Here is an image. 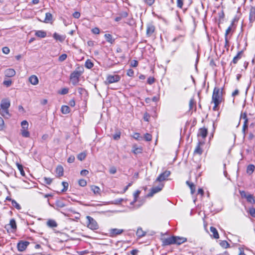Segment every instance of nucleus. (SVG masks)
<instances>
[{
	"mask_svg": "<svg viewBox=\"0 0 255 255\" xmlns=\"http://www.w3.org/2000/svg\"><path fill=\"white\" fill-rule=\"evenodd\" d=\"M63 168L61 165H58L56 169V173L58 176L60 177L63 175Z\"/></svg>",
	"mask_w": 255,
	"mask_h": 255,
	"instance_id": "obj_21",
	"label": "nucleus"
},
{
	"mask_svg": "<svg viewBox=\"0 0 255 255\" xmlns=\"http://www.w3.org/2000/svg\"><path fill=\"white\" fill-rule=\"evenodd\" d=\"M243 118L244 119H245V121H244L243 127V131L244 132H245V130L248 128V120L247 119V115L245 113L244 114V115L243 117Z\"/></svg>",
	"mask_w": 255,
	"mask_h": 255,
	"instance_id": "obj_28",
	"label": "nucleus"
},
{
	"mask_svg": "<svg viewBox=\"0 0 255 255\" xmlns=\"http://www.w3.org/2000/svg\"><path fill=\"white\" fill-rule=\"evenodd\" d=\"M140 193V192L139 190H137L134 193V194H133L134 200H133V202L131 203V204H133V203H134L136 201L137 198L138 197Z\"/></svg>",
	"mask_w": 255,
	"mask_h": 255,
	"instance_id": "obj_43",
	"label": "nucleus"
},
{
	"mask_svg": "<svg viewBox=\"0 0 255 255\" xmlns=\"http://www.w3.org/2000/svg\"><path fill=\"white\" fill-rule=\"evenodd\" d=\"M184 0H177V6L180 8H182L183 5Z\"/></svg>",
	"mask_w": 255,
	"mask_h": 255,
	"instance_id": "obj_50",
	"label": "nucleus"
},
{
	"mask_svg": "<svg viewBox=\"0 0 255 255\" xmlns=\"http://www.w3.org/2000/svg\"><path fill=\"white\" fill-rule=\"evenodd\" d=\"M35 35L40 38H44L46 36V32L43 30H37L35 32Z\"/></svg>",
	"mask_w": 255,
	"mask_h": 255,
	"instance_id": "obj_20",
	"label": "nucleus"
},
{
	"mask_svg": "<svg viewBox=\"0 0 255 255\" xmlns=\"http://www.w3.org/2000/svg\"><path fill=\"white\" fill-rule=\"evenodd\" d=\"M249 213L253 217L255 218V208H251L249 209Z\"/></svg>",
	"mask_w": 255,
	"mask_h": 255,
	"instance_id": "obj_53",
	"label": "nucleus"
},
{
	"mask_svg": "<svg viewBox=\"0 0 255 255\" xmlns=\"http://www.w3.org/2000/svg\"><path fill=\"white\" fill-rule=\"evenodd\" d=\"M150 115L148 113H146L144 114L143 116V119L146 122H148L150 118Z\"/></svg>",
	"mask_w": 255,
	"mask_h": 255,
	"instance_id": "obj_61",
	"label": "nucleus"
},
{
	"mask_svg": "<svg viewBox=\"0 0 255 255\" xmlns=\"http://www.w3.org/2000/svg\"><path fill=\"white\" fill-rule=\"evenodd\" d=\"M249 20L253 23L255 20V7L251 6L250 9Z\"/></svg>",
	"mask_w": 255,
	"mask_h": 255,
	"instance_id": "obj_11",
	"label": "nucleus"
},
{
	"mask_svg": "<svg viewBox=\"0 0 255 255\" xmlns=\"http://www.w3.org/2000/svg\"><path fill=\"white\" fill-rule=\"evenodd\" d=\"M53 37L55 39L60 42H63L65 39V36L60 35L56 32L53 34Z\"/></svg>",
	"mask_w": 255,
	"mask_h": 255,
	"instance_id": "obj_17",
	"label": "nucleus"
},
{
	"mask_svg": "<svg viewBox=\"0 0 255 255\" xmlns=\"http://www.w3.org/2000/svg\"><path fill=\"white\" fill-rule=\"evenodd\" d=\"M207 133H208V130L206 128H200V129L199 130V132L198 133V136H200L202 137H203V138H204L206 137Z\"/></svg>",
	"mask_w": 255,
	"mask_h": 255,
	"instance_id": "obj_15",
	"label": "nucleus"
},
{
	"mask_svg": "<svg viewBox=\"0 0 255 255\" xmlns=\"http://www.w3.org/2000/svg\"><path fill=\"white\" fill-rule=\"evenodd\" d=\"M21 128H26V129H28V122L24 120L22 122H21Z\"/></svg>",
	"mask_w": 255,
	"mask_h": 255,
	"instance_id": "obj_41",
	"label": "nucleus"
},
{
	"mask_svg": "<svg viewBox=\"0 0 255 255\" xmlns=\"http://www.w3.org/2000/svg\"><path fill=\"white\" fill-rule=\"evenodd\" d=\"M91 190L94 192V193L96 195H100L101 193L100 188L97 186L92 185L91 186Z\"/></svg>",
	"mask_w": 255,
	"mask_h": 255,
	"instance_id": "obj_19",
	"label": "nucleus"
},
{
	"mask_svg": "<svg viewBox=\"0 0 255 255\" xmlns=\"http://www.w3.org/2000/svg\"><path fill=\"white\" fill-rule=\"evenodd\" d=\"M138 65V61L133 60L130 63V66L133 67H136Z\"/></svg>",
	"mask_w": 255,
	"mask_h": 255,
	"instance_id": "obj_59",
	"label": "nucleus"
},
{
	"mask_svg": "<svg viewBox=\"0 0 255 255\" xmlns=\"http://www.w3.org/2000/svg\"><path fill=\"white\" fill-rule=\"evenodd\" d=\"M136 235L139 238H141L145 235L146 233L144 232L141 228H138L136 231Z\"/></svg>",
	"mask_w": 255,
	"mask_h": 255,
	"instance_id": "obj_27",
	"label": "nucleus"
},
{
	"mask_svg": "<svg viewBox=\"0 0 255 255\" xmlns=\"http://www.w3.org/2000/svg\"><path fill=\"white\" fill-rule=\"evenodd\" d=\"M78 183L79 185L82 187H85L87 185V181L85 179H80Z\"/></svg>",
	"mask_w": 255,
	"mask_h": 255,
	"instance_id": "obj_46",
	"label": "nucleus"
},
{
	"mask_svg": "<svg viewBox=\"0 0 255 255\" xmlns=\"http://www.w3.org/2000/svg\"><path fill=\"white\" fill-rule=\"evenodd\" d=\"M75 161V157L73 155H70L67 159L68 162L71 163Z\"/></svg>",
	"mask_w": 255,
	"mask_h": 255,
	"instance_id": "obj_54",
	"label": "nucleus"
},
{
	"mask_svg": "<svg viewBox=\"0 0 255 255\" xmlns=\"http://www.w3.org/2000/svg\"><path fill=\"white\" fill-rule=\"evenodd\" d=\"M124 232L123 229H111L109 231V233L112 237H115L118 235H120Z\"/></svg>",
	"mask_w": 255,
	"mask_h": 255,
	"instance_id": "obj_10",
	"label": "nucleus"
},
{
	"mask_svg": "<svg viewBox=\"0 0 255 255\" xmlns=\"http://www.w3.org/2000/svg\"><path fill=\"white\" fill-rule=\"evenodd\" d=\"M144 138L146 141H149L152 139V135L148 133H146L144 134Z\"/></svg>",
	"mask_w": 255,
	"mask_h": 255,
	"instance_id": "obj_44",
	"label": "nucleus"
},
{
	"mask_svg": "<svg viewBox=\"0 0 255 255\" xmlns=\"http://www.w3.org/2000/svg\"><path fill=\"white\" fill-rule=\"evenodd\" d=\"M142 151V147H133V152L134 153V154H138V153H141Z\"/></svg>",
	"mask_w": 255,
	"mask_h": 255,
	"instance_id": "obj_40",
	"label": "nucleus"
},
{
	"mask_svg": "<svg viewBox=\"0 0 255 255\" xmlns=\"http://www.w3.org/2000/svg\"><path fill=\"white\" fill-rule=\"evenodd\" d=\"M2 52L4 54H7L9 53V49L7 47H4L2 49Z\"/></svg>",
	"mask_w": 255,
	"mask_h": 255,
	"instance_id": "obj_58",
	"label": "nucleus"
},
{
	"mask_svg": "<svg viewBox=\"0 0 255 255\" xmlns=\"http://www.w3.org/2000/svg\"><path fill=\"white\" fill-rule=\"evenodd\" d=\"M220 245L224 249H227L230 247V244L226 241H221Z\"/></svg>",
	"mask_w": 255,
	"mask_h": 255,
	"instance_id": "obj_33",
	"label": "nucleus"
},
{
	"mask_svg": "<svg viewBox=\"0 0 255 255\" xmlns=\"http://www.w3.org/2000/svg\"><path fill=\"white\" fill-rule=\"evenodd\" d=\"M234 24V22L233 21L232 23L231 24L230 26L228 27V28L226 29L225 34V37H228V34L230 33V32L232 30V27Z\"/></svg>",
	"mask_w": 255,
	"mask_h": 255,
	"instance_id": "obj_39",
	"label": "nucleus"
},
{
	"mask_svg": "<svg viewBox=\"0 0 255 255\" xmlns=\"http://www.w3.org/2000/svg\"><path fill=\"white\" fill-rule=\"evenodd\" d=\"M247 200V201L251 204H254L255 202V200L254 199V198L253 196L250 194H249L247 196V198H246Z\"/></svg>",
	"mask_w": 255,
	"mask_h": 255,
	"instance_id": "obj_34",
	"label": "nucleus"
},
{
	"mask_svg": "<svg viewBox=\"0 0 255 255\" xmlns=\"http://www.w3.org/2000/svg\"><path fill=\"white\" fill-rule=\"evenodd\" d=\"M155 82V79L154 77H149L147 79V82L148 84L151 85Z\"/></svg>",
	"mask_w": 255,
	"mask_h": 255,
	"instance_id": "obj_52",
	"label": "nucleus"
},
{
	"mask_svg": "<svg viewBox=\"0 0 255 255\" xmlns=\"http://www.w3.org/2000/svg\"><path fill=\"white\" fill-rule=\"evenodd\" d=\"M10 106V101L5 99L1 100L0 103V114L5 118L10 117L8 108Z\"/></svg>",
	"mask_w": 255,
	"mask_h": 255,
	"instance_id": "obj_1",
	"label": "nucleus"
},
{
	"mask_svg": "<svg viewBox=\"0 0 255 255\" xmlns=\"http://www.w3.org/2000/svg\"><path fill=\"white\" fill-rule=\"evenodd\" d=\"M82 70H75L72 72L70 76V79L73 85H76L79 82V77L83 72V68H81Z\"/></svg>",
	"mask_w": 255,
	"mask_h": 255,
	"instance_id": "obj_3",
	"label": "nucleus"
},
{
	"mask_svg": "<svg viewBox=\"0 0 255 255\" xmlns=\"http://www.w3.org/2000/svg\"><path fill=\"white\" fill-rule=\"evenodd\" d=\"M240 194L242 198H246L247 196L249 195V193H247L245 191H240Z\"/></svg>",
	"mask_w": 255,
	"mask_h": 255,
	"instance_id": "obj_62",
	"label": "nucleus"
},
{
	"mask_svg": "<svg viewBox=\"0 0 255 255\" xmlns=\"http://www.w3.org/2000/svg\"><path fill=\"white\" fill-rule=\"evenodd\" d=\"M86 219L87 220V225L88 228L92 230H97L99 228L97 222L92 217L87 216Z\"/></svg>",
	"mask_w": 255,
	"mask_h": 255,
	"instance_id": "obj_4",
	"label": "nucleus"
},
{
	"mask_svg": "<svg viewBox=\"0 0 255 255\" xmlns=\"http://www.w3.org/2000/svg\"><path fill=\"white\" fill-rule=\"evenodd\" d=\"M16 165H17V168L18 169L19 171L20 172L21 175L22 176H24L25 175V172L23 169L22 165L18 163H16Z\"/></svg>",
	"mask_w": 255,
	"mask_h": 255,
	"instance_id": "obj_37",
	"label": "nucleus"
},
{
	"mask_svg": "<svg viewBox=\"0 0 255 255\" xmlns=\"http://www.w3.org/2000/svg\"><path fill=\"white\" fill-rule=\"evenodd\" d=\"M210 231L213 234V236L215 239H219V235L218 232L215 228H214L213 227H210Z\"/></svg>",
	"mask_w": 255,
	"mask_h": 255,
	"instance_id": "obj_22",
	"label": "nucleus"
},
{
	"mask_svg": "<svg viewBox=\"0 0 255 255\" xmlns=\"http://www.w3.org/2000/svg\"><path fill=\"white\" fill-rule=\"evenodd\" d=\"M52 19V15L49 13L47 12L45 14V17L44 20L43 21L45 23H48Z\"/></svg>",
	"mask_w": 255,
	"mask_h": 255,
	"instance_id": "obj_26",
	"label": "nucleus"
},
{
	"mask_svg": "<svg viewBox=\"0 0 255 255\" xmlns=\"http://www.w3.org/2000/svg\"><path fill=\"white\" fill-rule=\"evenodd\" d=\"M177 40L180 41L181 42H182L183 41V38L182 35H179L177 37L174 38L173 39L172 41L175 42Z\"/></svg>",
	"mask_w": 255,
	"mask_h": 255,
	"instance_id": "obj_51",
	"label": "nucleus"
},
{
	"mask_svg": "<svg viewBox=\"0 0 255 255\" xmlns=\"http://www.w3.org/2000/svg\"><path fill=\"white\" fill-rule=\"evenodd\" d=\"M104 37L106 38L107 42L110 43L111 44L114 43L115 41V39L113 38V36L111 34H105Z\"/></svg>",
	"mask_w": 255,
	"mask_h": 255,
	"instance_id": "obj_23",
	"label": "nucleus"
},
{
	"mask_svg": "<svg viewBox=\"0 0 255 255\" xmlns=\"http://www.w3.org/2000/svg\"><path fill=\"white\" fill-rule=\"evenodd\" d=\"M21 134L23 137H29L30 136V133L27 130L26 128H21Z\"/></svg>",
	"mask_w": 255,
	"mask_h": 255,
	"instance_id": "obj_31",
	"label": "nucleus"
},
{
	"mask_svg": "<svg viewBox=\"0 0 255 255\" xmlns=\"http://www.w3.org/2000/svg\"><path fill=\"white\" fill-rule=\"evenodd\" d=\"M189 187L190 188V190H191V194H193L195 191V185H194L193 183H191L190 185H189Z\"/></svg>",
	"mask_w": 255,
	"mask_h": 255,
	"instance_id": "obj_57",
	"label": "nucleus"
},
{
	"mask_svg": "<svg viewBox=\"0 0 255 255\" xmlns=\"http://www.w3.org/2000/svg\"><path fill=\"white\" fill-rule=\"evenodd\" d=\"M86 157V153L85 152H81L77 155V158L80 161L83 160Z\"/></svg>",
	"mask_w": 255,
	"mask_h": 255,
	"instance_id": "obj_35",
	"label": "nucleus"
},
{
	"mask_svg": "<svg viewBox=\"0 0 255 255\" xmlns=\"http://www.w3.org/2000/svg\"><path fill=\"white\" fill-rule=\"evenodd\" d=\"M62 184L63 186V188L62 189L61 191L62 192H65L68 189V183L67 182H66L63 181V182H62Z\"/></svg>",
	"mask_w": 255,
	"mask_h": 255,
	"instance_id": "obj_47",
	"label": "nucleus"
},
{
	"mask_svg": "<svg viewBox=\"0 0 255 255\" xmlns=\"http://www.w3.org/2000/svg\"><path fill=\"white\" fill-rule=\"evenodd\" d=\"M155 27L152 24H148L146 28V35L150 36L154 32Z\"/></svg>",
	"mask_w": 255,
	"mask_h": 255,
	"instance_id": "obj_14",
	"label": "nucleus"
},
{
	"mask_svg": "<svg viewBox=\"0 0 255 255\" xmlns=\"http://www.w3.org/2000/svg\"><path fill=\"white\" fill-rule=\"evenodd\" d=\"M68 93V89L64 88H63L61 91L59 92V93L61 95H65Z\"/></svg>",
	"mask_w": 255,
	"mask_h": 255,
	"instance_id": "obj_56",
	"label": "nucleus"
},
{
	"mask_svg": "<svg viewBox=\"0 0 255 255\" xmlns=\"http://www.w3.org/2000/svg\"><path fill=\"white\" fill-rule=\"evenodd\" d=\"M170 175V171L166 170L163 173H161L156 178L155 183L156 182H161L165 180Z\"/></svg>",
	"mask_w": 255,
	"mask_h": 255,
	"instance_id": "obj_5",
	"label": "nucleus"
},
{
	"mask_svg": "<svg viewBox=\"0 0 255 255\" xmlns=\"http://www.w3.org/2000/svg\"><path fill=\"white\" fill-rule=\"evenodd\" d=\"M92 32L94 34H98L100 33V29L98 27H95L92 29Z\"/></svg>",
	"mask_w": 255,
	"mask_h": 255,
	"instance_id": "obj_63",
	"label": "nucleus"
},
{
	"mask_svg": "<svg viewBox=\"0 0 255 255\" xmlns=\"http://www.w3.org/2000/svg\"><path fill=\"white\" fill-rule=\"evenodd\" d=\"M56 205L60 208H63L65 206V205L64 204V203L60 201H58L56 202Z\"/></svg>",
	"mask_w": 255,
	"mask_h": 255,
	"instance_id": "obj_64",
	"label": "nucleus"
},
{
	"mask_svg": "<svg viewBox=\"0 0 255 255\" xmlns=\"http://www.w3.org/2000/svg\"><path fill=\"white\" fill-rule=\"evenodd\" d=\"M255 169V166L253 164H250L248 166L247 168V173L249 175L252 174L254 171Z\"/></svg>",
	"mask_w": 255,
	"mask_h": 255,
	"instance_id": "obj_25",
	"label": "nucleus"
},
{
	"mask_svg": "<svg viewBox=\"0 0 255 255\" xmlns=\"http://www.w3.org/2000/svg\"><path fill=\"white\" fill-rule=\"evenodd\" d=\"M175 244L180 245L186 241V239L185 238H180L179 237H175Z\"/></svg>",
	"mask_w": 255,
	"mask_h": 255,
	"instance_id": "obj_18",
	"label": "nucleus"
},
{
	"mask_svg": "<svg viewBox=\"0 0 255 255\" xmlns=\"http://www.w3.org/2000/svg\"><path fill=\"white\" fill-rule=\"evenodd\" d=\"M175 239L174 236L164 239L162 241L163 246H168L172 244H175Z\"/></svg>",
	"mask_w": 255,
	"mask_h": 255,
	"instance_id": "obj_9",
	"label": "nucleus"
},
{
	"mask_svg": "<svg viewBox=\"0 0 255 255\" xmlns=\"http://www.w3.org/2000/svg\"><path fill=\"white\" fill-rule=\"evenodd\" d=\"M29 244V243L27 241H20L17 245V249L19 251L22 252L26 249Z\"/></svg>",
	"mask_w": 255,
	"mask_h": 255,
	"instance_id": "obj_8",
	"label": "nucleus"
},
{
	"mask_svg": "<svg viewBox=\"0 0 255 255\" xmlns=\"http://www.w3.org/2000/svg\"><path fill=\"white\" fill-rule=\"evenodd\" d=\"M93 66L94 64L91 60L88 59L86 61L85 63V66L86 68L90 69L93 67Z\"/></svg>",
	"mask_w": 255,
	"mask_h": 255,
	"instance_id": "obj_32",
	"label": "nucleus"
},
{
	"mask_svg": "<svg viewBox=\"0 0 255 255\" xmlns=\"http://www.w3.org/2000/svg\"><path fill=\"white\" fill-rule=\"evenodd\" d=\"M67 54H62V55H61L59 58H58V60L60 62H63L64 61V60H66V59L67 58Z\"/></svg>",
	"mask_w": 255,
	"mask_h": 255,
	"instance_id": "obj_45",
	"label": "nucleus"
},
{
	"mask_svg": "<svg viewBox=\"0 0 255 255\" xmlns=\"http://www.w3.org/2000/svg\"><path fill=\"white\" fill-rule=\"evenodd\" d=\"M9 227H10V228L12 230H16V222H15V221L14 220V219H11L10 220L9 224L8 225H6L5 226V228L6 229V230H7L8 232V230H9V228H8Z\"/></svg>",
	"mask_w": 255,
	"mask_h": 255,
	"instance_id": "obj_13",
	"label": "nucleus"
},
{
	"mask_svg": "<svg viewBox=\"0 0 255 255\" xmlns=\"http://www.w3.org/2000/svg\"><path fill=\"white\" fill-rule=\"evenodd\" d=\"M223 100V89L215 87L213 92L212 103H216V104H221Z\"/></svg>",
	"mask_w": 255,
	"mask_h": 255,
	"instance_id": "obj_2",
	"label": "nucleus"
},
{
	"mask_svg": "<svg viewBox=\"0 0 255 255\" xmlns=\"http://www.w3.org/2000/svg\"><path fill=\"white\" fill-rule=\"evenodd\" d=\"M29 81L31 84L33 85H37L39 82L37 77L34 75L30 76L29 78Z\"/></svg>",
	"mask_w": 255,
	"mask_h": 255,
	"instance_id": "obj_16",
	"label": "nucleus"
},
{
	"mask_svg": "<svg viewBox=\"0 0 255 255\" xmlns=\"http://www.w3.org/2000/svg\"><path fill=\"white\" fill-rule=\"evenodd\" d=\"M127 74L128 76L132 77L134 75V71L132 69H129L127 71Z\"/></svg>",
	"mask_w": 255,
	"mask_h": 255,
	"instance_id": "obj_55",
	"label": "nucleus"
},
{
	"mask_svg": "<svg viewBox=\"0 0 255 255\" xmlns=\"http://www.w3.org/2000/svg\"><path fill=\"white\" fill-rule=\"evenodd\" d=\"M109 172L111 174H114L116 173L117 169L115 167H111L109 170Z\"/></svg>",
	"mask_w": 255,
	"mask_h": 255,
	"instance_id": "obj_60",
	"label": "nucleus"
},
{
	"mask_svg": "<svg viewBox=\"0 0 255 255\" xmlns=\"http://www.w3.org/2000/svg\"><path fill=\"white\" fill-rule=\"evenodd\" d=\"M4 74L5 77L10 78L15 75V71L13 69L8 68L4 71Z\"/></svg>",
	"mask_w": 255,
	"mask_h": 255,
	"instance_id": "obj_12",
	"label": "nucleus"
},
{
	"mask_svg": "<svg viewBox=\"0 0 255 255\" xmlns=\"http://www.w3.org/2000/svg\"><path fill=\"white\" fill-rule=\"evenodd\" d=\"M202 152H203L202 149L201 148L199 143L198 145L195 148L194 153L195 154H198L201 155V154H202Z\"/></svg>",
	"mask_w": 255,
	"mask_h": 255,
	"instance_id": "obj_36",
	"label": "nucleus"
},
{
	"mask_svg": "<svg viewBox=\"0 0 255 255\" xmlns=\"http://www.w3.org/2000/svg\"><path fill=\"white\" fill-rule=\"evenodd\" d=\"M121 79V77L118 75H108L107 77V81L109 84L113 83L119 82Z\"/></svg>",
	"mask_w": 255,
	"mask_h": 255,
	"instance_id": "obj_7",
	"label": "nucleus"
},
{
	"mask_svg": "<svg viewBox=\"0 0 255 255\" xmlns=\"http://www.w3.org/2000/svg\"><path fill=\"white\" fill-rule=\"evenodd\" d=\"M11 204L12 206L15 207L16 209L19 210L21 209V206L20 205L14 200L12 201Z\"/></svg>",
	"mask_w": 255,
	"mask_h": 255,
	"instance_id": "obj_38",
	"label": "nucleus"
},
{
	"mask_svg": "<svg viewBox=\"0 0 255 255\" xmlns=\"http://www.w3.org/2000/svg\"><path fill=\"white\" fill-rule=\"evenodd\" d=\"M121 132L120 131H117L114 135H113V138L116 140H118L121 137Z\"/></svg>",
	"mask_w": 255,
	"mask_h": 255,
	"instance_id": "obj_42",
	"label": "nucleus"
},
{
	"mask_svg": "<svg viewBox=\"0 0 255 255\" xmlns=\"http://www.w3.org/2000/svg\"><path fill=\"white\" fill-rule=\"evenodd\" d=\"M47 225L51 228H55L57 226V224L56 222L53 220H49L47 222Z\"/></svg>",
	"mask_w": 255,
	"mask_h": 255,
	"instance_id": "obj_29",
	"label": "nucleus"
},
{
	"mask_svg": "<svg viewBox=\"0 0 255 255\" xmlns=\"http://www.w3.org/2000/svg\"><path fill=\"white\" fill-rule=\"evenodd\" d=\"M3 84L6 87H8L11 85L12 81L11 80H4L3 82Z\"/></svg>",
	"mask_w": 255,
	"mask_h": 255,
	"instance_id": "obj_48",
	"label": "nucleus"
},
{
	"mask_svg": "<svg viewBox=\"0 0 255 255\" xmlns=\"http://www.w3.org/2000/svg\"><path fill=\"white\" fill-rule=\"evenodd\" d=\"M43 179L44 182L48 185H50L52 181V179L49 177H44Z\"/></svg>",
	"mask_w": 255,
	"mask_h": 255,
	"instance_id": "obj_49",
	"label": "nucleus"
},
{
	"mask_svg": "<svg viewBox=\"0 0 255 255\" xmlns=\"http://www.w3.org/2000/svg\"><path fill=\"white\" fill-rule=\"evenodd\" d=\"M243 53V51H241L238 53L236 56H235L232 61V62L234 64L237 63L238 60L241 58L242 54Z\"/></svg>",
	"mask_w": 255,
	"mask_h": 255,
	"instance_id": "obj_24",
	"label": "nucleus"
},
{
	"mask_svg": "<svg viewBox=\"0 0 255 255\" xmlns=\"http://www.w3.org/2000/svg\"><path fill=\"white\" fill-rule=\"evenodd\" d=\"M61 111L63 114H67L70 113V109L68 106H62L61 109Z\"/></svg>",
	"mask_w": 255,
	"mask_h": 255,
	"instance_id": "obj_30",
	"label": "nucleus"
},
{
	"mask_svg": "<svg viewBox=\"0 0 255 255\" xmlns=\"http://www.w3.org/2000/svg\"><path fill=\"white\" fill-rule=\"evenodd\" d=\"M164 185L160 183L158 186L153 187L151 188L150 192L148 193V196L152 197L154 194L160 191L163 188Z\"/></svg>",
	"mask_w": 255,
	"mask_h": 255,
	"instance_id": "obj_6",
	"label": "nucleus"
}]
</instances>
